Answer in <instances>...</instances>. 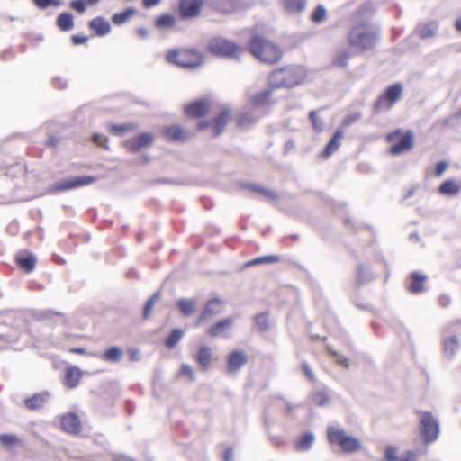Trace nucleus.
Returning <instances> with one entry per match:
<instances>
[{"instance_id": "1", "label": "nucleus", "mask_w": 461, "mask_h": 461, "mask_svg": "<svg viewBox=\"0 0 461 461\" xmlns=\"http://www.w3.org/2000/svg\"><path fill=\"white\" fill-rule=\"evenodd\" d=\"M249 50L257 59L266 64H275L283 57V51L277 45L260 36L250 39Z\"/></svg>"}, {"instance_id": "2", "label": "nucleus", "mask_w": 461, "mask_h": 461, "mask_svg": "<svg viewBox=\"0 0 461 461\" xmlns=\"http://www.w3.org/2000/svg\"><path fill=\"white\" fill-rule=\"evenodd\" d=\"M305 77V71L301 66H287L273 71L268 77L272 88L293 87Z\"/></svg>"}, {"instance_id": "3", "label": "nucleus", "mask_w": 461, "mask_h": 461, "mask_svg": "<svg viewBox=\"0 0 461 461\" xmlns=\"http://www.w3.org/2000/svg\"><path fill=\"white\" fill-rule=\"evenodd\" d=\"M376 39L375 32L365 23L354 26L348 35L349 45L363 50L374 48Z\"/></svg>"}, {"instance_id": "4", "label": "nucleus", "mask_w": 461, "mask_h": 461, "mask_svg": "<svg viewBox=\"0 0 461 461\" xmlns=\"http://www.w3.org/2000/svg\"><path fill=\"white\" fill-rule=\"evenodd\" d=\"M167 60L182 68H196L203 64V55L195 50L180 49L170 50L167 54Z\"/></svg>"}, {"instance_id": "5", "label": "nucleus", "mask_w": 461, "mask_h": 461, "mask_svg": "<svg viewBox=\"0 0 461 461\" xmlns=\"http://www.w3.org/2000/svg\"><path fill=\"white\" fill-rule=\"evenodd\" d=\"M328 438L330 443L337 444L342 451L347 453L357 452L361 448L359 439L348 435L344 429L335 427L328 428Z\"/></svg>"}, {"instance_id": "6", "label": "nucleus", "mask_w": 461, "mask_h": 461, "mask_svg": "<svg viewBox=\"0 0 461 461\" xmlns=\"http://www.w3.org/2000/svg\"><path fill=\"white\" fill-rule=\"evenodd\" d=\"M209 50L217 56L239 59L245 51L243 48L224 38H214L209 42Z\"/></svg>"}, {"instance_id": "7", "label": "nucleus", "mask_w": 461, "mask_h": 461, "mask_svg": "<svg viewBox=\"0 0 461 461\" xmlns=\"http://www.w3.org/2000/svg\"><path fill=\"white\" fill-rule=\"evenodd\" d=\"M96 178L93 176H82L71 179H63L50 185L48 193L64 192L70 189L78 188L94 183Z\"/></svg>"}, {"instance_id": "8", "label": "nucleus", "mask_w": 461, "mask_h": 461, "mask_svg": "<svg viewBox=\"0 0 461 461\" xmlns=\"http://www.w3.org/2000/svg\"><path fill=\"white\" fill-rule=\"evenodd\" d=\"M420 431L426 443L435 441L438 438L439 423L430 412L422 413Z\"/></svg>"}, {"instance_id": "9", "label": "nucleus", "mask_w": 461, "mask_h": 461, "mask_svg": "<svg viewBox=\"0 0 461 461\" xmlns=\"http://www.w3.org/2000/svg\"><path fill=\"white\" fill-rule=\"evenodd\" d=\"M403 91L402 85L401 83H395L390 86L384 92V95L381 96L375 104V109L379 111L382 109L384 102H388V108L396 103L402 97Z\"/></svg>"}, {"instance_id": "10", "label": "nucleus", "mask_w": 461, "mask_h": 461, "mask_svg": "<svg viewBox=\"0 0 461 461\" xmlns=\"http://www.w3.org/2000/svg\"><path fill=\"white\" fill-rule=\"evenodd\" d=\"M154 138L152 134L144 132L137 137L126 140L123 145L131 151L138 152L143 148L149 147L153 143Z\"/></svg>"}, {"instance_id": "11", "label": "nucleus", "mask_w": 461, "mask_h": 461, "mask_svg": "<svg viewBox=\"0 0 461 461\" xmlns=\"http://www.w3.org/2000/svg\"><path fill=\"white\" fill-rule=\"evenodd\" d=\"M223 302L218 298L208 301L205 304L204 310L197 320L195 326L201 325L203 321L209 320L212 316L221 312Z\"/></svg>"}, {"instance_id": "12", "label": "nucleus", "mask_w": 461, "mask_h": 461, "mask_svg": "<svg viewBox=\"0 0 461 461\" xmlns=\"http://www.w3.org/2000/svg\"><path fill=\"white\" fill-rule=\"evenodd\" d=\"M61 428L71 434L79 433L81 430V420L75 413H68L60 420Z\"/></svg>"}, {"instance_id": "13", "label": "nucleus", "mask_w": 461, "mask_h": 461, "mask_svg": "<svg viewBox=\"0 0 461 461\" xmlns=\"http://www.w3.org/2000/svg\"><path fill=\"white\" fill-rule=\"evenodd\" d=\"M248 355L243 350H235L228 357L227 366L229 372H237L241 366L247 364Z\"/></svg>"}, {"instance_id": "14", "label": "nucleus", "mask_w": 461, "mask_h": 461, "mask_svg": "<svg viewBox=\"0 0 461 461\" xmlns=\"http://www.w3.org/2000/svg\"><path fill=\"white\" fill-rule=\"evenodd\" d=\"M413 147V133L411 131H406L401 139L391 147L390 151L393 155L403 153Z\"/></svg>"}, {"instance_id": "15", "label": "nucleus", "mask_w": 461, "mask_h": 461, "mask_svg": "<svg viewBox=\"0 0 461 461\" xmlns=\"http://www.w3.org/2000/svg\"><path fill=\"white\" fill-rule=\"evenodd\" d=\"M203 0H181L180 11L183 16L190 18L200 14Z\"/></svg>"}, {"instance_id": "16", "label": "nucleus", "mask_w": 461, "mask_h": 461, "mask_svg": "<svg viewBox=\"0 0 461 461\" xmlns=\"http://www.w3.org/2000/svg\"><path fill=\"white\" fill-rule=\"evenodd\" d=\"M284 11L290 15H298L304 12L307 0H281Z\"/></svg>"}, {"instance_id": "17", "label": "nucleus", "mask_w": 461, "mask_h": 461, "mask_svg": "<svg viewBox=\"0 0 461 461\" xmlns=\"http://www.w3.org/2000/svg\"><path fill=\"white\" fill-rule=\"evenodd\" d=\"M232 324L233 321L230 318L221 320L208 330V334L212 337H227Z\"/></svg>"}, {"instance_id": "18", "label": "nucleus", "mask_w": 461, "mask_h": 461, "mask_svg": "<svg viewBox=\"0 0 461 461\" xmlns=\"http://www.w3.org/2000/svg\"><path fill=\"white\" fill-rule=\"evenodd\" d=\"M208 107L205 100H197L185 107V113L190 117H201L207 113Z\"/></svg>"}, {"instance_id": "19", "label": "nucleus", "mask_w": 461, "mask_h": 461, "mask_svg": "<svg viewBox=\"0 0 461 461\" xmlns=\"http://www.w3.org/2000/svg\"><path fill=\"white\" fill-rule=\"evenodd\" d=\"M89 27L95 31L98 36H104L111 30L110 23L103 17H96L91 20L89 22Z\"/></svg>"}, {"instance_id": "20", "label": "nucleus", "mask_w": 461, "mask_h": 461, "mask_svg": "<svg viewBox=\"0 0 461 461\" xmlns=\"http://www.w3.org/2000/svg\"><path fill=\"white\" fill-rule=\"evenodd\" d=\"M82 376L81 370L77 366L68 367L65 374V384L70 388L75 387L79 383Z\"/></svg>"}, {"instance_id": "21", "label": "nucleus", "mask_w": 461, "mask_h": 461, "mask_svg": "<svg viewBox=\"0 0 461 461\" xmlns=\"http://www.w3.org/2000/svg\"><path fill=\"white\" fill-rule=\"evenodd\" d=\"M460 348L459 340L456 336H452L444 341V354L446 357L453 358Z\"/></svg>"}, {"instance_id": "22", "label": "nucleus", "mask_w": 461, "mask_h": 461, "mask_svg": "<svg viewBox=\"0 0 461 461\" xmlns=\"http://www.w3.org/2000/svg\"><path fill=\"white\" fill-rule=\"evenodd\" d=\"M343 138V131L340 130L336 131L331 140L328 142L326 145V148L324 149V154L326 157L330 156L333 154L336 150L339 149V148L341 145V140Z\"/></svg>"}, {"instance_id": "23", "label": "nucleus", "mask_w": 461, "mask_h": 461, "mask_svg": "<svg viewBox=\"0 0 461 461\" xmlns=\"http://www.w3.org/2000/svg\"><path fill=\"white\" fill-rule=\"evenodd\" d=\"M230 110L224 109L221 114L215 118L213 122V135H220L225 129L228 119L230 117Z\"/></svg>"}, {"instance_id": "24", "label": "nucleus", "mask_w": 461, "mask_h": 461, "mask_svg": "<svg viewBox=\"0 0 461 461\" xmlns=\"http://www.w3.org/2000/svg\"><path fill=\"white\" fill-rule=\"evenodd\" d=\"M438 31V25L436 22H429L427 23L420 24L418 28V33L423 39L435 36Z\"/></svg>"}, {"instance_id": "25", "label": "nucleus", "mask_w": 461, "mask_h": 461, "mask_svg": "<svg viewBox=\"0 0 461 461\" xmlns=\"http://www.w3.org/2000/svg\"><path fill=\"white\" fill-rule=\"evenodd\" d=\"M164 136L168 140H182L185 138V130L180 126H170L165 130Z\"/></svg>"}, {"instance_id": "26", "label": "nucleus", "mask_w": 461, "mask_h": 461, "mask_svg": "<svg viewBox=\"0 0 461 461\" xmlns=\"http://www.w3.org/2000/svg\"><path fill=\"white\" fill-rule=\"evenodd\" d=\"M137 9L134 7H129L121 13H115L112 16V22L116 25H121L129 21L135 14Z\"/></svg>"}, {"instance_id": "27", "label": "nucleus", "mask_w": 461, "mask_h": 461, "mask_svg": "<svg viewBox=\"0 0 461 461\" xmlns=\"http://www.w3.org/2000/svg\"><path fill=\"white\" fill-rule=\"evenodd\" d=\"M212 350L210 347L204 346L199 348L196 359L203 368H207L211 364Z\"/></svg>"}, {"instance_id": "28", "label": "nucleus", "mask_w": 461, "mask_h": 461, "mask_svg": "<svg viewBox=\"0 0 461 461\" xmlns=\"http://www.w3.org/2000/svg\"><path fill=\"white\" fill-rule=\"evenodd\" d=\"M386 461H417L416 454L412 451H408L405 457H398L396 449L389 447L385 450Z\"/></svg>"}, {"instance_id": "29", "label": "nucleus", "mask_w": 461, "mask_h": 461, "mask_svg": "<svg viewBox=\"0 0 461 461\" xmlns=\"http://www.w3.org/2000/svg\"><path fill=\"white\" fill-rule=\"evenodd\" d=\"M123 351L120 347H111L104 354L103 359L111 363L120 362L122 358Z\"/></svg>"}, {"instance_id": "30", "label": "nucleus", "mask_w": 461, "mask_h": 461, "mask_svg": "<svg viewBox=\"0 0 461 461\" xmlns=\"http://www.w3.org/2000/svg\"><path fill=\"white\" fill-rule=\"evenodd\" d=\"M461 191V184L456 183L454 180H447L439 186V192L443 194L456 195Z\"/></svg>"}, {"instance_id": "31", "label": "nucleus", "mask_w": 461, "mask_h": 461, "mask_svg": "<svg viewBox=\"0 0 461 461\" xmlns=\"http://www.w3.org/2000/svg\"><path fill=\"white\" fill-rule=\"evenodd\" d=\"M57 25L63 32H68L73 29L74 19L72 14L68 13L60 14L57 18Z\"/></svg>"}, {"instance_id": "32", "label": "nucleus", "mask_w": 461, "mask_h": 461, "mask_svg": "<svg viewBox=\"0 0 461 461\" xmlns=\"http://www.w3.org/2000/svg\"><path fill=\"white\" fill-rule=\"evenodd\" d=\"M176 18L173 14H163L158 16L155 22V25L160 29H169L176 25Z\"/></svg>"}, {"instance_id": "33", "label": "nucleus", "mask_w": 461, "mask_h": 461, "mask_svg": "<svg viewBox=\"0 0 461 461\" xmlns=\"http://www.w3.org/2000/svg\"><path fill=\"white\" fill-rule=\"evenodd\" d=\"M177 306L185 316H191L195 312L196 302L194 299H180Z\"/></svg>"}, {"instance_id": "34", "label": "nucleus", "mask_w": 461, "mask_h": 461, "mask_svg": "<svg viewBox=\"0 0 461 461\" xmlns=\"http://www.w3.org/2000/svg\"><path fill=\"white\" fill-rule=\"evenodd\" d=\"M315 440L313 433L307 432L303 435L296 442L295 448L297 451H307L312 447Z\"/></svg>"}, {"instance_id": "35", "label": "nucleus", "mask_w": 461, "mask_h": 461, "mask_svg": "<svg viewBox=\"0 0 461 461\" xmlns=\"http://www.w3.org/2000/svg\"><path fill=\"white\" fill-rule=\"evenodd\" d=\"M47 394L35 393L24 401L26 407L30 410H35L42 407L46 402Z\"/></svg>"}, {"instance_id": "36", "label": "nucleus", "mask_w": 461, "mask_h": 461, "mask_svg": "<svg viewBox=\"0 0 461 461\" xmlns=\"http://www.w3.org/2000/svg\"><path fill=\"white\" fill-rule=\"evenodd\" d=\"M244 0H219V8L224 13H231L243 7Z\"/></svg>"}, {"instance_id": "37", "label": "nucleus", "mask_w": 461, "mask_h": 461, "mask_svg": "<svg viewBox=\"0 0 461 461\" xmlns=\"http://www.w3.org/2000/svg\"><path fill=\"white\" fill-rule=\"evenodd\" d=\"M16 262L24 271L31 272L34 269L36 257L32 254L26 257H16Z\"/></svg>"}, {"instance_id": "38", "label": "nucleus", "mask_w": 461, "mask_h": 461, "mask_svg": "<svg viewBox=\"0 0 461 461\" xmlns=\"http://www.w3.org/2000/svg\"><path fill=\"white\" fill-rule=\"evenodd\" d=\"M427 279L426 276L413 273L409 289L413 294H419L423 290V282Z\"/></svg>"}, {"instance_id": "39", "label": "nucleus", "mask_w": 461, "mask_h": 461, "mask_svg": "<svg viewBox=\"0 0 461 461\" xmlns=\"http://www.w3.org/2000/svg\"><path fill=\"white\" fill-rule=\"evenodd\" d=\"M184 337V331L180 329H174L167 339L165 340V346L168 348H174Z\"/></svg>"}, {"instance_id": "40", "label": "nucleus", "mask_w": 461, "mask_h": 461, "mask_svg": "<svg viewBox=\"0 0 461 461\" xmlns=\"http://www.w3.org/2000/svg\"><path fill=\"white\" fill-rule=\"evenodd\" d=\"M349 52L345 49H339L333 58L334 65L338 67H346L349 59Z\"/></svg>"}, {"instance_id": "41", "label": "nucleus", "mask_w": 461, "mask_h": 461, "mask_svg": "<svg viewBox=\"0 0 461 461\" xmlns=\"http://www.w3.org/2000/svg\"><path fill=\"white\" fill-rule=\"evenodd\" d=\"M161 294L160 292H156L153 294V295L149 299V301L146 303V305L143 310V318L148 319L153 310L154 305L160 299Z\"/></svg>"}, {"instance_id": "42", "label": "nucleus", "mask_w": 461, "mask_h": 461, "mask_svg": "<svg viewBox=\"0 0 461 461\" xmlns=\"http://www.w3.org/2000/svg\"><path fill=\"white\" fill-rule=\"evenodd\" d=\"M272 95V89L265 90L253 95L250 99L251 103L255 105L264 104L267 102L268 98Z\"/></svg>"}, {"instance_id": "43", "label": "nucleus", "mask_w": 461, "mask_h": 461, "mask_svg": "<svg viewBox=\"0 0 461 461\" xmlns=\"http://www.w3.org/2000/svg\"><path fill=\"white\" fill-rule=\"evenodd\" d=\"M357 278L359 283L364 284L373 278V273L370 271L368 267L359 266L357 268Z\"/></svg>"}, {"instance_id": "44", "label": "nucleus", "mask_w": 461, "mask_h": 461, "mask_svg": "<svg viewBox=\"0 0 461 461\" xmlns=\"http://www.w3.org/2000/svg\"><path fill=\"white\" fill-rule=\"evenodd\" d=\"M0 442L5 447L14 448L19 442V438L14 434H2L0 435Z\"/></svg>"}, {"instance_id": "45", "label": "nucleus", "mask_w": 461, "mask_h": 461, "mask_svg": "<svg viewBox=\"0 0 461 461\" xmlns=\"http://www.w3.org/2000/svg\"><path fill=\"white\" fill-rule=\"evenodd\" d=\"M326 8L321 5H319L313 11V13L312 14V22L316 23H320L321 22H323L326 18Z\"/></svg>"}, {"instance_id": "46", "label": "nucleus", "mask_w": 461, "mask_h": 461, "mask_svg": "<svg viewBox=\"0 0 461 461\" xmlns=\"http://www.w3.org/2000/svg\"><path fill=\"white\" fill-rule=\"evenodd\" d=\"M251 189L254 192L260 194L269 199H276L277 198V194L274 191L267 189L261 185H251Z\"/></svg>"}, {"instance_id": "47", "label": "nucleus", "mask_w": 461, "mask_h": 461, "mask_svg": "<svg viewBox=\"0 0 461 461\" xmlns=\"http://www.w3.org/2000/svg\"><path fill=\"white\" fill-rule=\"evenodd\" d=\"M255 322H256L257 327L261 331L267 330V329H268V321H267V313L262 312L260 314H258L256 316V318H255Z\"/></svg>"}, {"instance_id": "48", "label": "nucleus", "mask_w": 461, "mask_h": 461, "mask_svg": "<svg viewBox=\"0 0 461 461\" xmlns=\"http://www.w3.org/2000/svg\"><path fill=\"white\" fill-rule=\"evenodd\" d=\"M327 350L329 351L330 354H331L336 358V361L339 364H340L341 366H343L345 367L349 366V359L344 357L339 351L334 350L330 346L327 347Z\"/></svg>"}, {"instance_id": "49", "label": "nucleus", "mask_w": 461, "mask_h": 461, "mask_svg": "<svg viewBox=\"0 0 461 461\" xmlns=\"http://www.w3.org/2000/svg\"><path fill=\"white\" fill-rule=\"evenodd\" d=\"M277 257L276 256H264L256 258L247 263V266H255L262 263H272L277 261Z\"/></svg>"}, {"instance_id": "50", "label": "nucleus", "mask_w": 461, "mask_h": 461, "mask_svg": "<svg viewBox=\"0 0 461 461\" xmlns=\"http://www.w3.org/2000/svg\"><path fill=\"white\" fill-rule=\"evenodd\" d=\"M33 2L41 9H46L50 5L58 7L61 5L60 0H33Z\"/></svg>"}, {"instance_id": "51", "label": "nucleus", "mask_w": 461, "mask_h": 461, "mask_svg": "<svg viewBox=\"0 0 461 461\" xmlns=\"http://www.w3.org/2000/svg\"><path fill=\"white\" fill-rule=\"evenodd\" d=\"M309 116H310V119L312 121V123L314 129L317 131H322L323 122L321 119H319L316 111H311Z\"/></svg>"}, {"instance_id": "52", "label": "nucleus", "mask_w": 461, "mask_h": 461, "mask_svg": "<svg viewBox=\"0 0 461 461\" xmlns=\"http://www.w3.org/2000/svg\"><path fill=\"white\" fill-rule=\"evenodd\" d=\"M69 6L77 12H78L79 14H83L86 11L85 0H72L69 3Z\"/></svg>"}, {"instance_id": "53", "label": "nucleus", "mask_w": 461, "mask_h": 461, "mask_svg": "<svg viewBox=\"0 0 461 461\" xmlns=\"http://www.w3.org/2000/svg\"><path fill=\"white\" fill-rule=\"evenodd\" d=\"M314 402L318 406H325L330 402V398L322 393H318L314 396Z\"/></svg>"}, {"instance_id": "54", "label": "nucleus", "mask_w": 461, "mask_h": 461, "mask_svg": "<svg viewBox=\"0 0 461 461\" xmlns=\"http://www.w3.org/2000/svg\"><path fill=\"white\" fill-rule=\"evenodd\" d=\"M181 375H186L192 381L195 380V375L192 366L188 364H183L179 372Z\"/></svg>"}, {"instance_id": "55", "label": "nucleus", "mask_w": 461, "mask_h": 461, "mask_svg": "<svg viewBox=\"0 0 461 461\" xmlns=\"http://www.w3.org/2000/svg\"><path fill=\"white\" fill-rule=\"evenodd\" d=\"M131 128L130 124H122V125H111L109 127L110 131L116 135H120L122 132L128 131Z\"/></svg>"}, {"instance_id": "56", "label": "nucleus", "mask_w": 461, "mask_h": 461, "mask_svg": "<svg viewBox=\"0 0 461 461\" xmlns=\"http://www.w3.org/2000/svg\"><path fill=\"white\" fill-rule=\"evenodd\" d=\"M361 117H362L361 113H351V114H349L348 116H347L346 118H344V120H343V124H344L345 126H349V125H351L353 122H357V120H359Z\"/></svg>"}, {"instance_id": "57", "label": "nucleus", "mask_w": 461, "mask_h": 461, "mask_svg": "<svg viewBox=\"0 0 461 461\" xmlns=\"http://www.w3.org/2000/svg\"><path fill=\"white\" fill-rule=\"evenodd\" d=\"M447 167H448L447 162H446V161L438 162L436 165V168H435V175L437 176H442V174L447 170Z\"/></svg>"}, {"instance_id": "58", "label": "nucleus", "mask_w": 461, "mask_h": 461, "mask_svg": "<svg viewBox=\"0 0 461 461\" xmlns=\"http://www.w3.org/2000/svg\"><path fill=\"white\" fill-rule=\"evenodd\" d=\"M93 141L101 147H104L107 142V138L103 134L95 133L93 136Z\"/></svg>"}, {"instance_id": "59", "label": "nucleus", "mask_w": 461, "mask_h": 461, "mask_svg": "<svg viewBox=\"0 0 461 461\" xmlns=\"http://www.w3.org/2000/svg\"><path fill=\"white\" fill-rule=\"evenodd\" d=\"M129 357L131 361H139L140 359V352L137 348H130L128 350Z\"/></svg>"}, {"instance_id": "60", "label": "nucleus", "mask_w": 461, "mask_h": 461, "mask_svg": "<svg viewBox=\"0 0 461 461\" xmlns=\"http://www.w3.org/2000/svg\"><path fill=\"white\" fill-rule=\"evenodd\" d=\"M88 40L87 36L85 35H73L71 41L75 45L82 44Z\"/></svg>"}, {"instance_id": "61", "label": "nucleus", "mask_w": 461, "mask_h": 461, "mask_svg": "<svg viewBox=\"0 0 461 461\" xmlns=\"http://www.w3.org/2000/svg\"><path fill=\"white\" fill-rule=\"evenodd\" d=\"M252 122L253 121L249 118V115L248 114H243L239 120V125L240 126H247Z\"/></svg>"}, {"instance_id": "62", "label": "nucleus", "mask_w": 461, "mask_h": 461, "mask_svg": "<svg viewBox=\"0 0 461 461\" xmlns=\"http://www.w3.org/2000/svg\"><path fill=\"white\" fill-rule=\"evenodd\" d=\"M303 370L304 372V374L311 379L312 380L314 378V375H313V372L312 371L311 369V366L307 364V363H303Z\"/></svg>"}, {"instance_id": "63", "label": "nucleus", "mask_w": 461, "mask_h": 461, "mask_svg": "<svg viewBox=\"0 0 461 461\" xmlns=\"http://www.w3.org/2000/svg\"><path fill=\"white\" fill-rule=\"evenodd\" d=\"M223 458L225 461H233V449L231 447L226 449Z\"/></svg>"}, {"instance_id": "64", "label": "nucleus", "mask_w": 461, "mask_h": 461, "mask_svg": "<svg viewBox=\"0 0 461 461\" xmlns=\"http://www.w3.org/2000/svg\"><path fill=\"white\" fill-rule=\"evenodd\" d=\"M162 0H143V5L145 7H152L158 5Z\"/></svg>"}]
</instances>
